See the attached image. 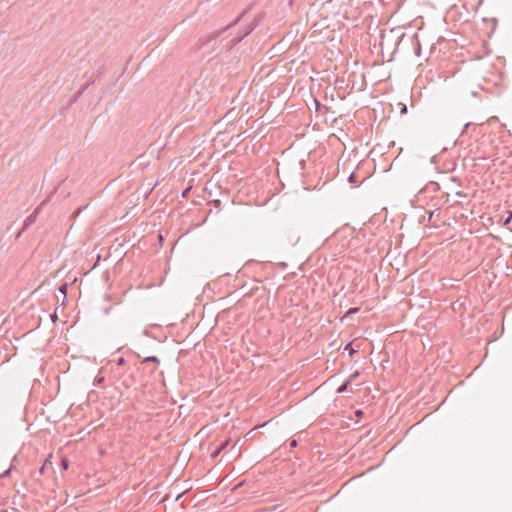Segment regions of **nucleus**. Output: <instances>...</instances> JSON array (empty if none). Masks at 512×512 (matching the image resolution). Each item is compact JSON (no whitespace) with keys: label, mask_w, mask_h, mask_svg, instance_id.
<instances>
[{"label":"nucleus","mask_w":512,"mask_h":512,"mask_svg":"<svg viewBox=\"0 0 512 512\" xmlns=\"http://www.w3.org/2000/svg\"><path fill=\"white\" fill-rule=\"evenodd\" d=\"M229 443H230V440H229V439H228V440H224L223 442H221V443L218 445V447H217V448H216V449L211 453L210 457H211L212 459H216V458L220 455V453H221L224 449H226V447L229 445Z\"/></svg>","instance_id":"nucleus-4"},{"label":"nucleus","mask_w":512,"mask_h":512,"mask_svg":"<svg viewBox=\"0 0 512 512\" xmlns=\"http://www.w3.org/2000/svg\"><path fill=\"white\" fill-rule=\"evenodd\" d=\"M13 469H14V464L11 463L9 468L6 469L3 473L0 474V478L3 479V478L8 477Z\"/></svg>","instance_id":"nucleus-15"},{"label":"nucleus","mask_w":512,"mask_h":512,"mask_svg":"<svg viewBox=\"0 0 512 512\" xmlns=\"http://www.w3.org/2000/svg\"><path fill=\"white\" fill-rule=\"evenodd\" d=\"M240 18H241V15H240V16H238L234 22H232L231 24H229V25H227L225 28H223V30L227 29V28H228V27H230L231 25H234L237 21H239V20H240Z\"/></svg>","instance_id":"nucleus-26"},{"label":"nucleus","mask_w":512,"mask_h":512,"mask_svg":"<svg viewBox=\"0 0 512 512\" xmlns=\"http://www.w3.org/2000/svg\"><path fill=\"white\" fill-rule=\"evenodd\" d=\"M214 203H215V207H217V208H219L221 205V201L219 199L215 200Z\"/></svg>","instance_id":"nucleus-30"},{"label":"nucleus","mask_w":512,"mask_h":512,"mask_svg":"<svg viewBox=\"0 0 512 512\" xmlns=\"http://www.w3.org/2000/svg\"><path fill=\"white\" fill-rule=\"evenodd\" d=\"M359 376V372L356 371L354 374H352L349 378H351V381Z\"/></svg>","instance_id":"nucleus-29"},{"label":"nucleus","mask_w":512,"mask_h":512,"mask_svg":"<svg viewBox=\"0 0 512 512\" xmlns=\"http://www.w3.org/2000/svg\"><path fill=\"white\" fill-rule=\"evenodd\" d=\"M257 26V22H253L250 24L249 28L245 31V33L238 39V41H241L243 38L248 36Z\"/></svg>","instance_id":"nucleus-11"},{"label":"nucleus","mask_w":512,"mask_h":512,"mask_svg":"<svg viewBox=\"0 0 512 512\" xmlns=\"http://www.w3.org/2000/svg\"><path fill=\"white\" fill-rule=\"evenodd\" d=\"M509 216H511V217H512V211L510 212Z\"/></svg>","instance_id":"nucleus-35"},{"label":"nucleus","mask_w":512,"mask_h":512,"mask_svg":"<svg viewBox=\"0 0 512 512\" xmlns=\"http://www.w3.org/2000/svg\"><path fill=\"white\" fill-rule=\"evenodd\" d=\"M300 164L303 166V165L305 164V161H304V160H302V161L300 162Z\"/></svg>","instance_id":"nucleus-34"},{"label":"nucleus","mask_w":512,"mask_h":512,"mask_svg":"<svg viewBox=\"0 0 512 512\" xmlns=\"http://www.w3.org/2000/svg\"><path fill=\"white\" fill-rule=\"evenodd\" d=\"M314 104H315L316 111H320L322 108L328 109L327 106L322 105L316 98H314Z\"/></svg>","instance_id":"nucleus-16"},{"label":"nucleus","mask_w":512,"mask_h":512,"mask_svg":"<svg viewBox=\"0 0 512 512\" xmlns=\"http://www.w3.org/2000/svg\"><path fill=\"white\" fill-rule=\"evenodd\" d=\"M147 362H154V363H156V365H159L160 360L157 356H147V357L143 358L142 363H147Z\"/></svg>","instance_id":"nucleus-12"},{"label":"nucleus","mask_w":512,"mask_h":512,"mask_svg":"<svg viewBox=\"0 0 512 512\" xmlns=\"http://www.w3.org/2000/svg\"><path fill=\"white\" fill-rule=\"evenodd\" d=\"M37 215H38V209H36L33 213H31L29 216H27L23 222V227L22 229L20 230V232L18 233V236H20V234L26 230L30 225H32L36 219H37Z\"/></svg>","instance_id":"nucleus-2"},{"label":"nucleus","mask_w":512,"mask_h":512,"mask_svg":"<svg viewBox=\"0 0 512 512\" xmlns=\"http://www.w3.org/2000/svg\"><path fill=\"white\" fill-rule=\"evenodd\" d=\"M348 181L349 183L351 184H356L357 183V177H356V174L355 172H352L349 177H348Z\"/></svg>","instance_id":"nucleus-17"},{"label":"nucleus","mask_w":512,"mask_h":512,"mask_svg":"<svg viewBox=\"0 0 512 512\" xmlns=\"http://www.w3.org/2000/svg\"><path fill=\"white\" fill-rule=\"evenodd\" d=\"M51 458H52V455H51V454H49V455L47 456V458L45 459L44 463H46V466H47L48 464H51Z\"/></svg>","instance_id":"nucleus-25"},{"label":"nucleus","mask_w":512,"mask_h":512,"mask_svg":"<svg viewBox=\"0 0 512 512\" xmlns=\"http://www.w3.org/2000/svg\"><path fill=\"white\" fill-rule=\"evenodd\" d=\"M95 70L93 73L99 74V71H103V74L105 73V61L104 60H98L95 62Z\"/></svg>","instance_id":"nucleus-8"},{"label":"nucleus","mask_w":512,"mask_h":512,"mask_svg":"<svg viewBox=\"0 0 512 512\" xmlns=\"http://www.w3.org/2000/svg\"><path fill=\"white\" fill-rule=\"evenodd\" d=\"M67 290H68V283H63L59 286L58 291L63 296L62 305H65L67 302Z\"/></svg>","instance_id":"nucleus-6"},{"label":"nucleus","mask_w":512,"mask_h":512,"mask_svg":"<svg viewBox=\"0 0 512 512\" xmlns=\"http://www.w3.org/2000/svg\"><path fill=\"white\" fill-rule=\"evenodd\" d=\"M359 310H360V308H358V307H352V308H349V309L346 311L345 315L343 316L342 320H343L344 318L349 317V316H350V315H352V314L357 313Z\"/></svg>","instance_id":"nucleus-13"},{"label":"nucleus","mask_w":512,"mask_h":512,"mask_svg":"<svg viewBox=\"0 0 512 512\" xmlns=\"http://www.w3.org/2000/svg\"><path fill=\"white\" fill-rule=\"evenodd\" d=\"M45 469H46V463H43L41 465V467L38 469V470H35L31 473V477L35 480V481H38L40 479V477L44 474L45 472Z\"/></svg>","instance_id":"nucleus-5"},{"label":"nucleus","mask_w":512,"mask_h":512,"mask_svg":"<svg viewBox=\"0 0 512 512\" xmlns=\"http://www.w3.org/2000/svg\"><path fill=\"white\" fill-rule=\"evenodd\" d=\"M104 381H105V377L98 374L93 381V385L100 386Z\"/></svg>","instance_id":"nucleus-14"},{"label":"nucleus","mask_w":512,"mask_h":512,"mask_svg":"<svg viewBox=\"0 0 512 512\" xmlns=\"http://www.w3.org/2000/svg\"><path fill=\"white\" fill-rule=\"evenodd\" d=\"M436 211H437V209L433 210V211L426 212L427 216L423 215L422 217H420L419 223L424 224L426 222H430L432 220V218L434 217V214Z\"/></svg>","instance_id":"nucleus-7"},{"label":"nucleus","mask_w":512,"mask_h":512,"mask_svg":"<svg viewBox=\"0 0 512 512\" xmlns=\"http://www.w3.org/2000/svg\"><path fill=\"white\" fill-rule=\"evenodd\" d=\"M297 445H298L297 440L292 439V440L290 441V447H291V448H295V447H297Z\"/></svg>","instance_id":"nucleus-23"},{"label":"nucleus","mask_w":512,"mask_h":512,"mask_svg":"<svg viewBox=\"0 0 512 512\" xmlns=\"http://www.w3.org/2000/svg\"><path fill=\"white\" fill-rule=\"evenodd\" d=\"M88 89V85H81V87L74 93V95L69 99L68 105L71 106L78 101V99L83 95V93Z\"/></svg>","instance_id":"nucleus-3"},{"label":"nucleus","mask_w":512,"mask_h":512,"mask_svg":"<svg viewBox=\"0 0 512 512\" xmlns=\"http://www.w3.org/2000/svg\"><path fill=\"white\" fill-rule=\"evenodd\" d=\"M406 112H407V107H406V106H403V107L401 108V110H400V113H401V114H404V113H406Z\"/></svg>","instance_id":"nucleus-31"},{"label":"nucleus","mask_w":512,"mask_h":512,"mask_svg":"<svg viewBox=\"0 0 512 512\" xmlns=\"http://www.w3.org/2000/svg\"><path fill=\"white\" fill-rule=\"evenodd\" d=\"M363 414H364V412H363L362 410H360V409L355 411V415H356V417H358V418H359V417H362V416H363Z\"/></svg>","instance_id":"nucleus-24"},{"label":"nucleus","mask_w":512,"mask_h":512,"mask_svg":"<svg viewBox=\"0 0 512 512\" xmlns=\"http://www.w3.org/2000/svg\"><path fill=\"white\" fill-rule=\"evenodd\" d=\"M456 195H457L458 197H466V194H465V193H463V192H457V193H456Z\"/></svg>","instance_id":"nucleus-32"},{"label":"nucleus","mask_w":512,"mask_h":512,"mask_svg":"<svg viewBox=\"0 0 512 512\" xmlns=\"http://www.w3.org/2000/svg\"><path fill=\"white\" fill-rule=\"evenodd\" d=\"M133 354L137 357H140V354L139 353H136V352H133Z\"/></svg>","instance_id":"nucleus-33"},{"label":"nucleus","mask_w":512,"mask_h":512,"mask_svg":"<svg viewBox=\"0 0 512 512\" xmlns=\"http://www.w3.org/2000/svg\"><path fill=\"white\" fill-rule=\"evenodd\" d=\"M69 467V461L66 458L61 459V469L67 470Z\"/></svg>","instance_id":"nucleus-18"},{"label":"nucleus","mask_w":512,"mask_h":512,"mask_svg":"<svg viewBox=\"0 0 512 512\" xmlns=\"http://www.w3.org/2000/svg\"><path fill=\"white\" fill-rule=\"evenodd\" d=\"M116 363H117L118 366H123V365L126 364V360H125L124 357H120V358L117 359Z\"/></svg>","instance_id":"nucleus-20"},{"label":"nucleus","mask_w":512,"mask_h":512,"mask_svg":"<svg viewBox=\"0 0 512 512\" xmlns=\"http://www.w3.org/2000/svg\"><path fill=\"white\" fill-rule=\"evenodd\" d=\"M512 221V217L511 216H507L504 220H503V226H508Z\"/></svg>","instance_id":"nucleus-22"},{"label":"nucleus","mask_w":512,"mask_h":512,"mask_svg":"<svg viewBox=\"0 0 512 512\" xmlns=\"http://www.w3.org/2000/svg\"><path fill=\"white\" fill-rule=\"evenodd\" d=\"M142 335H143V336H146V337L150 336L149 328H145V329L143 330V332H142Z\"/></svg>","instance_id":"nucleus-27"},{"label":"nucleus","mask_w":512,"mask_h":512,"mask_svg":"<svg viewBox=\"0 0 512 512\" xmlns=\"http://www.w3.org/2000/svg\"><path fill=\"white\" fill-rule=\"evenodd\" d=\"M102 76H103V71H99V74H95L93 72H91V73L85 72L83 74V78L86 79V82L83 85H88V87H89L90 85H93L97 81H99Z\"/></svg>","instance_id":"nucleus-1"},{"label":"nucleus","mask_w":512,"mask_h":512,"mask_svg":"<svg viewBox=\"0 0 512 512\" xmlns=\"http://www.w3.org/2000/svg\"><path fill=\"white\" fill-rule=\"evenodd\" d=\"M17 461H18V457H17V455H14L13 458H12V461H11V463L14 464V467L16 466Z\"/></svg>","instance_id":"nucleus-28"},{"label":"nucleus","mask_w":512,"mask_h":512,"mask_svg":"<svg viewBox=\"0 0 512 512\" xmlns=\"http://www.w3.org/2000/svg\"><path fill=\"white\" fill-rule=\"evenodd\" d=\"M190 191H191V188H190V187L186 188L185 190H183V191H182L181 196H182L183 198H187V197H188V195H189V193H190Z\"/></svg>","instance_id":"nucleus-21"},{"label":"nucleus","mask_w":512,"mask_h":512,"mask_svg":"<svg viewBox=\"0 0 512 512\" xmlns=\"http://www.w3.org/2000/svg\"><path fill=\"white\" fill-rule=\"evenodd\" d=\"M220 32H221V31H218L216 34H214L213 36H211V37L208 39V41L203 42V43L200 45V48H201V49H202V48H204V46H205L206 44H208V42H210L211 40L216 39V37L220 34Z\"/></svg>","instance_id":"nucleus-19"},{"label":"nucleus","mask_w":512,"mask_h":512,"mask_svg":"<svg viewBox=\"0 0 512 512\" xmlns=\"http://www.w3.org/2000/svg\"><path fill=\"white\" fill-rule=\"evenodd\" d=\"M344 350L348 352L350 357L358 352V350L354 349L352 343H347L344 347Z\"/></svg>","instance_id":"nucleus-10"},{"label":"nucleus","mask_w":512,"mask_h":512,"mask_svg":"<svg viewBox=\"0 0 512 512\" xmlns=\"http://www.w3.org/2000/svg\"><path fill=\"white\" fill-rule=\"evenodd\" d=\"M351 384V378H348L345 382H343L338 388H337V393L339 394H342L344 393L348 386Z\"/></svg>","instance_id":"nucleus-9"}]
</instances>
